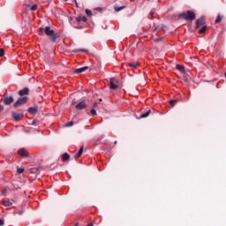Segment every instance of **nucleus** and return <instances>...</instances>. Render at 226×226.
Instances as JSON below:
<instances>
[{"label": "nucleus", "mask_w": 226, "mask_h": 226, "mask_svg": "<svg viewBox=\"0 0 226 226\" xmlns=\"http://www.w3.org/2000/svg\"><path fill=\"white\" fill-rule=\"evenodd\" d=\"M4 225V221H3V219H0V226Z\"/></svg>", "instance_id": "obj_33"}, {"label": "nucleus", "mask_w": 226, "mask_h": 226, "mask_svg": "<svg viewBox=\"0 0 226 226\" xmlns=\"http://www.w3.org/2000/svg\"><path fill=\"white\" fill-rule=\"evenodd\" d=\"M19 96H26V94H29V88L25 87L19 92Z\"/></svg>", "instance_id": "obj_12"}, {"label": "nucleus", "mask_w": 226, "mask_h": 226, "mask_svg": "<svg viewBox=\"0 0 226 226\" xmlns=\"http://www.w3.org/2000/svg\"><path fill=\"white\" fill-rule=\"evenodd\" d=\"M176 103H177V101H176V100L170 101V105H171L172 107H174V105H176Z\"/></svg>", "instance_id": "obj_25"}, {"label": "nucleus", "mask_w": 226, "mask_h": 226, "mask_svg": "<svg viewBox=\"0 0 226 226\" xmlns=\"http://www.w3.org/2000/svg\"><path fill=\"white\" fill-rule=\"evenodd\" d=\"M86 107H87V104H86V101H81L75 106V109L77 110H84Z\"/></svg>", "instance_id": "obj_6"}, {"label": "nucleus", "mask_w": 226, "mask_h": 226, "mask_svg": "<svg viewBox=\"0 0 226 226\" xmlns=\"http://www.w3.org/2000/svg\"><path fill=\"white\" fill-rule=\"evenodd\" d=\"M3 110H4V106L0 105V112H3Z\"/></svg>", "instance_id": "obj_32"}, {"label": "nucleus", "mask_w": 226, "mask_h": 226, "mask_svg": "<svg viewBox=\"0 0 226 226\" xmlns=\"http://www.w3.org/2000/svg\"><path fill=\"white\" fill-rule=\"evenodd\" d=\"M176 68H177V70H178V72H180V73H185V66L184 65L177 64Z\"/></svg>", "instance_id": "obj_15"}, {"label": "nucleus", "mask_w": 226, "mask_h": 226, "mask_svg": "<svg viewBox=\"0 0 226 226\" xmlns=\"http://www.w3.org/2000/svg\"><path fill=\"white\" fill-rule=\"evenodd\" d=\"M204 24H206V19H204V17H200L196 20V29H199L200 26H204Z\"/></svg>", "instance_id": "obj_7"}, {"label": "nucleus", "mask_w": 226, "mask_h": 226, "mask_svg": "<svg viewBox=\"0 0 226 226\" xmlns=\"http://www.w3.org/2000/svg\"><path fill=\"white\" fill-rule=\"evenodd\" d=\"M2 193L4 195V193H6V189H4V190L2 191Z\"/></svg>", "instance_id": "obj_36"}, {"label": "nucleus", "mask_w": 226, "mask_h": 226, "mask_svg": "<svg viewBox=\"0 0 226 226\" xmlns=\"http://www.w3.org/2000/svg\"><path fill=\"white\" fill-rule=\"evenodd\" d=\"M4 105H11V102H14L13 96L4 97L2 99Z\"/></svg>", "instance_id": "obj_8"}, {"label": "nucleus", "mask_w": 226, "mask_h": 226, "mask_svg": "<svg viewBox=\"0 0 226 226\" xmlns=\"http://www.w3.org/2000/svg\"><path fill=\"white\" fill-rule=\"evenodd\" d=\"M39 34H41V36L43 35V28L41 27L39 29Z\"/></svg>", "instance_id": "obj_31"}, {"label": "nucleus", "mask_w": 226, "mask_h": 226, "mask_svg": "<svg viewBox=\"0 0 226 226\" xmlns=\"http://www.w3.org/2000/svg\"><path fill=\"white\" fill-rule=\"evenodd\" d=\"M44 33L46 36H49L51 41L56 42L57 41V38H59V34L56 33L54 30L50 28V26H46L44 28Z\"/></svg>", "instance_id": "obj_1"}, {"label": "nucleus", "mask_w": 226, "mask_h": 226, "mask_svg": "<svg viewBox=\"0 0 226 226\" xmlns=\"http://www.w3.org/2000/svg\"><path fill=\"white\" fill-rule=\"evenodd\" d=\"M72 52L77 53V52H85L86 54L89 53V50L84 49H73Z\"/></svg>", "instance_id": "obj_16"}, {"label": "nucleus", "mask_w": 226, "mask_h": 226, "mask_svg": "<svg viewBox=\"0 0 226 226\" xmlns=\"http://www.w3.org/2000/svg\"><path fill=\"white\" fill-rule=\"evenodd\" d=\"M89 67L88 66H84L81 68H78L74 71V73L79 74V73H84V72H86V70H88Z\"/></svg>", "instance_id": "obj_11"}, {"label": "nucleus", "mask_w": 226, "mask_h": 226, "mask_svg": "<svg viewBox=\"0 0 226 226\" xmlns=\"http://www.w3.org/2000/svg\"><path fill=\"white\" fill-rule=\"evenodd\" d=\"M87 226H93V223H89Z\"/></svg>", "instance_id": "obj_39"}, {"label": "nucleus", "mask_w": 226, "mask_h": 226, "mask_svg": "<svg viewBox=\"0 0 226 226\" xmlns=\"http://www.w3.org/2000/svg\"><path fill=\"white\" fill-rule=\"evenodd\" d=\"M26 101H27V97H21V98H19V99L15 102V103L13 104V107L19 109V107H22V105H24Z\"/></svg>", "instance_id": "obj_3"}, {"label": "nucleus", "mask_w": 226, "mask_h": 226, "mask_svg": "<svg viewBox=\"0 0 226 226\" xmlns=\"http://www.w3.org/2000/svg\"><path fill=\"white\" fill-rule=\"evenodd\" d=\"M27 112H29V114H33L34 116H36V114H38V107H36V106L30 107L27 109Z\"/></svg>", "instance_id": "obj_10"}, {"label": "nucleus", "mask_w": 226, "mask_h": 226, "mask_svg": "<svg viewBox=\"0 0 226 226\" xmlns=\"http://www.w3.org/2000/svg\"><path fill=\"white\" fill-rule=\"evenodd\" d=\"M90 114H91L92 116H96V110H95L94 109H92L90 110Z\"/></svg>", "instance_id": "obj_27"}, {"label": "nucleus", "mask_w": 226, "mask_h": 226, "mask_svg": "<svg viewBox=\"0 0 226 226\" xmlns=\"http://www.w3.org/2000/svg\"><path fill=\"white\" fill-rule=\"evenodd\" d=\"M85 12H86L87 17H92V15H93V12L88 9H86Z\"/></svg>", "instance_id": "obj_22"}, {"label": "nucleus", "mask_w": 226, "mask_h": 226, "mask_svg": "<svg viewBox=\"0 0 226 226\" xmlns=\"http://www.w3.org/2000/svg\"><path fill=\"white\" fill-rule=\"evenodd\" d=\"M94 10H96L97 11H102V8H100V7H97Z\"/></svg>", "instance_id": "obj_35"}, {"label": "nucleus", "mask_w": 226, "mask_h": 226, "mask_svg": "<svg viewBox=\"0 0 226 226\" xmlns=\"http://www.w3.org/2000/svg\"><path fill=\"white\" fill-rule=\"evenodd\" d=\"M76 20L77 22H87V18L86 16H79Z\"/></svg>", "instance_id": "obj_14"}, {"label": "nucleus", "mask_w": 226, "mask_h": 226, "mask_svg": "<svg viewBox=\"0 0 226 226\" xmlns=\"http://www.w3.org/2000/svg\"><path fill=\"white\" fill-rule=\"evenodd\" d=\"M62 159H63V162H68V160H70V155L65 153L62 155Z\"/></svg>", "instance_id": "obj_19"}, {"label": "nucleus", "mask_w": 226, "mask_h": 226, "mask_svg": "<svg viewBox=\"0 0 226 226\" xmlns=\"http://www.w3.org/2000/svg\"><path fill=\"white\" fill-rule=\"evenodd\" d=\"M37 6H38L37 4L32 5L31 8H30L31 11H36Z\"/></svg>", "instance_id": "obj_26"}, {"label": "nucleus", "mask_w": 226, "mask_h": 226, "mask_svg": "<svg viewBox=\"0 0 226 226\" xmlns=\"http://www.w3.org/2000/svg\"><path fill=\"white\" fill-rule=\"evenodd\" d=\"M17 172H18V174H22V172H24V169L18 168Z\"/></svg>", "instance_id": "obj_28"}, {"label": "nucleus", "mask_w": 226, "mask_h": 226, "mask_svg": "<svg viewBox=\"0 0 226 226\" xmlns=\"http://www.w3.org/2000/svg\"><path fill=\"white\" fill-rule=\"evenodd\" d=\"M220 22H222V17L220 15H218L215 19V24H220Z\"/></svg>", "instance_id": "obj_24"}, {"label": "nucleus", "mask_w": 226, "mask_h": 226, "mask_svg": "<svg viewBox=\"0 0 226 226\" xmlns=\"http://www.w3.org/2000/svg\"><path fill=\"white\" fill-rule=\"evenodd\" d=\"M150 15H154V13H153V12H150Z\"/></svg>", "instance_id": "obj_40"}, {"label": "nucleus", "mask_w": 226, "mask_h": 226, "mask_svg": "<svg viewBox=\"0 0 226 226\" xmlns=\"http://www.w3.org/2000/svg\"><path fill=\"white\" fill-rule=\"evenodd\" d=\"M97 105H98L97 102H94V107H96Z\"/></svg>", "instance_id": "obj_37"}, {"label": "nucleus", "mask_w": 226, "mask_h": 226, "mask_svg": "<svg viewBox=\"0 0 226 226\" xmlns=\"http://www.w3.org/2000/svg\"><path fill=\"white\" fill-rule=\"evenodd\" d=\"M76 4H77V1H75Z\"/></svg>", "instance_id": "obj_41"}, {"label": "nucleus", "mask_w": 226, "mask_h": 226, "mask_svg": "<svg viewBox=\"0 0 226 226\" xmlns=\"http://www.w3.org/2000/svg\"><path fill=\"white\" fill-rule=\"evenodd\" d=\"M118 83L119 81H117L116 78H111L109 79V88L113 89V91H116V89L119 87V86H117Z\"/></svg>", "instance_id": "obj_4"}, {"label": "nucleus", "mask_w": 226, "mask_h": 226, "mask_svg": "<svg viewBox=\"0 0 226 226\" xmlns=\"http://www.w3.org/2000/svg\"><path fill=\"white\" fill-rule=\"evenodd\" d=\"M3 204L5 207H10V206H13V203L10 200H4Z\"/></svg>", "instance_id": "obj_17"}, {"label": "nucleus", "mask_w": 226, "mask_h": 226, "mask_svg": "<svg viewBox=\"0 0 226 226\" xmlns=\"http://www.w3.org/2000/svg\"><path fill=\"white\" fill-rule=\"evenodd\" d=\"M3 56H4V49H0V57H3Z\"/></svg>", "instance_id": "obj_29"}, {"label": "nucleus", "mask_w": 226, "mask_h": 226, "mask_svg": "<svg viewBox=\"0 0 226 226\" xmlns=\"http://www.w3.org/2000/svg\"><path fill=\"white\" fill-rule=\"evenodd\" d=\"M121 10H124V6H121V7L116 6L115 7V11H121Z\"/></svg>", "instance_id": "obj_23"}, {"label": "nucleus", "mask_w": 226, "mask_h": 226, "mask_svg": "<svg viewBox=\"0 0 226 226\" xmlns=\"http://www.w3.org/2000/svg\"><path fill=\"white\" fill-rule=\"evenodd\" d=\"M22 117H24V114L22 112H12V118L14 119V121H20Z\"/></svg>", "instance_id": "obj_5"}, {"label": "nucleus", "mask_w": 226, "mask_h": 226, "mask_svg": "<svg viewBox=\"0 0 226 226\" xmlns=\"http://www.w3.org/2000/svg\"><path fill=\"white\" fill-rule=\"evenodd\" d=\"M154 41H155L156 43H158V41H162V39H160V38L154 39Z\"/></svg>", "instance_id": "obj_34"}, {"label": "nucleus", "mask_w": 226, "mask_h": 226, "mask_svg": "<svg viewBox=\"0 0 226 226\" xmlns=\"http://www.w3.org/2000/svg\"><path fill=\"white\" fill-rule=\"evenodd\" d=\"M129 66L131 68H139V63L137 62L129 63Z\"/></svg>", "instance_id": "obj_20"}, {"label": "nucleus", "mask_w": 226, "mask_h": 226, "mask_svg": "<svg viewBox=\"0 0 226 226\" xmlns=\"http://www.w3.org/2000/svg\"><path fill=\"white\" fill-rule=\"evenodd\" d=\"M207 31V26H204L200 29V34H204Z\"/></svg>", "instance_id": "obj_21"}, {"label": "nucleus", "mask_w": 226, "mask_h": 226, "mask_svg": "<svg viewBox=\"0 0 226 226\" xmlns=\"http://www.w3.org/2000/svg\"><path fill=\"white\" fill-rule=\"evenodd\" d=\"M179 17L185 20H195V12L187 11L186 12L180 14Z\"/></svg>", "instance_id": "obj_2"}, {"label": "nucleus", "mask_w": 226, "mask_h": 226, "mask_svg": "<svg viewBox=\"0 0 226 226\" xmlns=\"http://www.w3.org/2000/svg\"><path fill=\"white\" fill-rule=\"evenodd\" d=\"M151 114V110L147 111L146 113H143L140 115L141 119H144L146 117H149V115Z\"/></svg>", "instance_id": "obj_18"}, {"label": "nucleus", "mask_w": 226, "mask_h": 226, "mask_svg": "<svg viewBox=\"0 0 226 226\" xmlns=\"http://www.w3.org/2000/svg\"><path fill=\"white\" fill-rule=\"evenodd\" d=\"M82 153H84V147H81L79 152L74 155V158H80L82 156Z\"/></svg>", "instance_id": "obj_13"}, {"label": "nucleus", "mask_w": 226, "mask_h": 226, "mask_svg": "<svg viewBox=\"0 0 226 226\" xmlns=\"http://www.w3.org/2000/svg\"><path fill=\"white\" fill-rule=\"evenodd\" d=\"M18 154H19V156H21L22 158H27V156H29V154H27V151H26V149L24 148H20L18 151Z\"/></svg>", "instance_id": "obj_9"}, {"label": "nucleus", "mask_w": 226, "mask_h": 226, "mask_svg": "<svg viewBox=\"0 0 226 226\" xmlns=\"http://www.w3.org/2000/svg\"><path fill=\"white\" fill-rule=\"evenodd\" d=\"M65 126L70 127V126H73V122H69L65 124Z\"/></svg>", "instance_id": "obj_30"}, {"label": "nucleus", "mask_w": 226, "mask_h": 226, "mask_svg": "<svg viewBox=\"0 0 226 226\" xmlns=\"http://www.w3.org/2000/svg\"><path fill=\"white\" fill-rule=\"evenodd\" d=\"M34 123H36V120H34V121H33V124H34Z\"/></svg>", "instance_id": "obj_38"}]
</instances>
